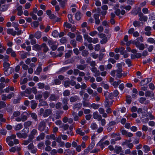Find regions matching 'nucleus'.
<instances>
[{"label":"nucleus","mask_w":155,"mask_h":155,"mask_svg":"<svg viewBox=\"0 0 155 155\" xmlns=\"http://www.w3.org/2000/svg\"><path fill=\"white\" fill-rule=\"evenodd\" d=\"M110 74L112 76H116L118 78H120L123 75L124 76L126 75L127 74V73L124 75L121 68H118L116 70H114L111 71Z\"/></svg>","instance_id":"nucleus-1"},{"label":"nucleus","mask_w":155,"mask_h":155,"mask_svg":"<svg viewBox=\"0 0 155 155\" xmlns=\"http://www.w3.org/2000/svg\"><path fill=\"white\" fill-rule=\"evenodd\" d=\"M28 116L29 114L27 112H25L21 114V117H17L15 120L17 122L24 121L27 119Z\"/></svg>","instance_id":"nucleus-2"},{"label":"nucleus","mask_w":155,"mask_h":155,"mask_svg":"<svg viewBox=\"0 0 155 155\" xmlns=\"http://www.w3.org/2000/svg\"><path fill=\"white\" fill-rule=\"evenodd\" d=\"M63 113V111H57L55 114L54 115L52 118L53 120L54 121L55 119H57L59 118Z\"/></svg>","instance_id":"nucleus-3"},{"label":"nucleus","mask_w":155,"mask_h":155,"mask_svg":"<svg viewBox=\"0 0 155 155\" xmlns=\"http://www.w3.org/2000/svg\"><path fill=\"white\" fill-rule=\"evenodd\" d=\"M37 130L35 129H33L31 131L30 134L29 136V137L31 140H32L34 138L35 136L37 135Z\"/></svg>","instance_id":"nucleus-4"},{"label":"nucleus","mask_w":155,"mask_h":155,"mask_svg":"<svg viewBox=\"0 0 155 155\" xmlns=\"http://www.w3.org/2000/svg\"><path fill=\"white\" fill-rule=\"evenodd\" d=\"M152 80V78H146L144 80L141 81L140 83V85L143 86L147 84L149 82H150Z\"/></svg>","instance_id":"nucleus-5"},{"label":"nucleus","mask_w":155,"mask_h":155,"mask_svg":"<svg viewBox=\"0 0 155 155\" xmlns=\"http://www.w3.org/2000/svg\"><path fill=\"white\" fill-rule=\"evenodd\" d=\"M120 131L122 134L125 135L126 136L130 137L133 136V134L132 133L128 132L125 130L121 129L120 130Z\"/></svg>","instance_id":"nucleus-6"},{"label":"nucleus","mask_w":155,"mask_h":155,"mask_svg":"<svg viewBox=\"0 0 155 155\" xmlns=\"http://www.w3.org/2000/svg\"><path fill=\"white\" fill-rule=\"evenodd\" d=\"M45 127V123L43 121L40 123L38 127V129L41 131H43L44 130Z\"/></svg>","instance_id":"nucleus-7"},{"label":"nucleus","mask_w":155,"mask_h":155,"mask_svg":"<svg viewBox=\"0 0 155 155\" xmlns=\"http://www.w3.org/2000/svg\"><path fill=\"white\" fill-rule=\"evenodd\" d=\"M23 127V125L21 123L18 124L16 125L13 126L14 129L16 131L20 130Z\"/></svg>","instance_id":"nucleus-8"},{"label":"nucleus","mask_w":155,"mask_h":155,"mask_svg":"<svg viewBox=\"0 0 155 155\" xmlns=\"http://www.w3.org/2000/svg\"><path fill=\"white\" fill-rule=\"evenodd\" d=\"M108 93V92H106L104 94V96L106 97V100L104 102V104L105 107H108L110 106V101L109 100V99H108L107 97V94Z\"/></svg>","instance_id":"nucleus-9"},{"label":"nucleus","mask_w":155,"mask_h":155,"mask_svg":"<svg viewBox=\"0 0 155 155\" xmlns=\"http://www.w3.org/2000/svg\"><path fill=\"white\" fill-rule=\"evenodd\" d=\"M4 73L5 75L8 76L12 74L13 71V68H5Z\"/></svg>","instance_id":"nucleus-10"},{"label":"nucleus","mask_w":155,"mask_h":155,"mask_svg":"<svg viewBox=\"0 0 155 155\" xmlns=\"http://www.w3.org/2000/svg\"><path fill=\"white\" fill-rule=\"evenodd\" d=\"M140 11L141 8L140 7H138L137 9L135 8L133 9L132 10L131 13L132 15L135 16L137 15Z\"/></svg>","instance_id":"nucleus-11"},{"label":"nucleus","mask_w":155,"mask_h":155,"mask_svg":"<svg viewBox=\"0 0 155 155\" xmlns=\"http://www.w3.org/2000/svg\"><path fill=\"white\" fill-rule=\"evenodd\" d=\"M93 117L94 119H97L98 120H101V116L99 114L97 111H96L93 113Z\"/></svg>","instance_id":"nucleus-12"},{"label":"nucleus","mask_w":155,"mask_h":155,"mask_svg":"<svg viewBox=\"0 0 155 155\" xmlns=\"http://www.w3.org/2000/svg\"><path fill=\"white\" fill-rule=\"evenodd\" d=\"M51 113V111L50 109H46L44 111L42 115L45 117H48Z\"/></svg>","instance_id":"nucleus-13"},{"label":"nucleus","mask_w":155,"mask_h":155,"mask_svg":"<svg viewBox=\"0 0 155 155\" xmlns=\"http://www.w3.org/2000/svg\"><path fill=\"white\" fill-rule=\"evenodd\" d=\"M91 71L94 74L95 76H99L100 75V72L99 70H97V68H91Z\"/></svg>","instance_id":"nucleus-14"},{"label":"nucleus","mask_w":155,"mask_h":155,"mask_svg":"<svg viewBox=\"0 0 155 155\" xmlns=\"http://www.w3.org/2000/svg\"><path fill=\"white\" fill-rule=\"evenodd\" d=\"M142 149L143 151L145 153H147L150 150V147L146 145L143 146Z\"/></svg>","instance_id":"nucleus-15"},{"label":"nucleus","mask_w":155,"mask_h":155,"mask_svg":"<svg viewBox=\"0 0 155 155\" xmlns=\"http://www.w3.org/2000/svg\"><path fill=\"white\" fill-rule=\"evenodd\" d=\"M81 13L80 12H77L75 15V18L76 20H80L81 18Z\"/></svg>","instance_id":"nucleus-16"},{"label":"nucleus","mask_w":155,"mask_h":155,"mask_svg":"<svg viewBox=\"0 0 155 155\" xmlns=\"http://www.w3.org/2000/svg\"><path fill=\"white\" fill-rule=\"evenodd\" d=\"M100 114H102L103 117H107V114L104 113V110L103 108L101 107L98 110Z\"/></svg>","instance_id":"nucleus-17"},{"label":"nucleus","mask_w":155,"mask_h":155,"mask_svg":"<svg viewBox=\"0 0 155 155\" xmlns=\"http://www.w3.org/2000/svg\"><path fill=\"white\" fill-rule=\"evenodd\" d=\"M16 135L19 138H26V134H24L23 133H21L20 132H18L16 133Z\"/></svg>","instance_id":"nucleus-18"},{"label":"nucleus","mask_w":155,"mask_h":155,"mask_svg":"<svg viewBox=\"0 0 155 155\" xmlns=\"http://www.w3.org/2000/svg\"><path fill=\"white\" fill-rule=\"evenodd\" d=\"M121 147L116 146L114 149V152L117 154H118L121 151Z\"/></svg>","instance_id":"nucleus-19"},{"label":"nucleus","mask_w":155,"mask_h":155,"mask_svg":"<svg viewBox=\"0 0 155 155\" xmlns=\"http://www.w3.org/2000/svg\"><path fill=\"white\" fill-rule=\"evenodd\" d=\"M41 36V32L40 31H37L34 34V37L37 39L40 38Z\"/></svg>","instance_id":"nucleus-20"},{"label":"nucleus","mask_w":155,"mask_h":155,"mask_svg":"<svg viewBox=\"0 0 155 155\" xmlns=\"http://www.w3.org/2000/svg\"><path fill=\"white\" fill-rule=\"evenodd\" d=\"M76 132L78 134L81 136H83L85 134V132L82 131L81 128H78L76 130Z\"/></svg>","instance_id":"nucleus-21"},{"label":"nucleus","mask_w":155,"mask_h":155,"mask_svg":"<svg viewBox=\"0 0 155 155\" xmlns=\"http://www.w3.org/2000/svg\"><path fill=\"white\" fill-rule=\"evenodd\" d=\"M79 98L77 96H74L70 97V100L71 102H75L77 100L79 99Z\"/></svg>","instance_id":"nucleus-22"},{"label":"nucleus","mask_w":155,"mask_h":155,"mask_svg":"<svg viewBox=\"0 0 155 155\" xmlns=\"http://www.w3.org/2000/svg\"><path fill=\"white\" fill-rule=\"evenodd\" d=\"M8 8V5H3L0 8V11L2 12H5L7 10Z\"/></svg>","instance_id":"nucleus-23"},{"label":"nucleus","mask_w":155,"mask_h":155,"mask_svg":"<svg viewBox=\"0 0 155 155\" xmlns=\"http://www.w3.org/2000/svg\"><path fill=\"white\" fill-rule=\"evenodd\" d=\"M82 104L81 103H78L75 104L73 107L74 109H76L77 110H78L80 109L82 106Z\"/></svg>","instance_id":"nucleus-24"},{"label":"nucleus","mask_w":155,"mask_h":155,"mask_svg":"<svg viewBox=\"0 0 155 155\" xmlns=\"http://www.w3.org/2000/svg\"><path fill=\"white\" fill-rule=\"evenodd\" d=\"M29 128L25 127L21 131L23 134L26 135L27 137V134L29 132Z\"/></svg>","instance_id":"nucleus-25"},{"label":"nucleus","mask_w":155,"mask_h":155,"mask_svg":"<svg viewBox=\"0 0 155 155\" xmlns=\"http://www.w3.org/2000/svg\"><path fill=\"white\" fill-rule=\"evenodd\" d=\"M74 61V58L68 59L64 61V63L66 64H68L69 63H72Z\"/></svg>","instance_id":"nucleus-26"},{"label":"nucleus","mask_w":155,"mask_h":155,"mask_svg":"<svg viewBox=\"0 0 155 155\" xmlns=\"http://www.w3.org/2000/svg\"><path fill=\"white\" fill-rule=\"evenodd\" d=\"M137 47H136L138 48L140 50H143L144 48V45L143 43H140V42H139L137 45Z\"/></svg>","instance_id":"nucleus-27"},{"label":"nucleus","mask_w":155,"mask_h":155,"mask_svg":"<svg viewBox=\"0 0 155 155\" xmlns=\"http://www.w3.org/2000/svg\"><path fill=\"white\" fill-rule=\"evenodd\" d=\"M72 50H69L68 51V52L66 53L65 55V58H69L71 56V54L72 53Z\"/></svg>","instance_id":"nucleus-28"},{"label":"nucleus","mask_w":155,"mask_h":155,"mask_svg":"<svg viewBox=\"0 0 155 155\" xmlns=\"http://www.w3.org/2000/svg\"><path fill=\"white\" fill-rule=\"evenodd\" d=\"M45 137L44 134L41 133L37 137V140L39 141L44 139Z\"/></svg>","instance_id":"nucleus-29"},{"label":"nucleus","mask_w":155,"mask_h":155,"mask_svg":"<svg viewBox=\"0 0 155 155\" xmlns=\"http://www.w3.org/2000/svg\"><path fill=\"white\" fill-rule=\"evenodd\" d=\"M32 49L35 51L41 49V48L39 45L35 44L32 46Z\"/></svg>","instance_id":"nucleus-30"},{"label":"nucleus","mask_w":155,"mask_h":155,"mask_svg":"<svg viewBox=\"0 0 155 155\" xmlns=\"http://www.w3.org/2000/svg\"><path fill=\"white\" fill-rule=\"evenodd\" d=\"M68 17L69 21L70 22L73 24L74 23V21H73L72 19V18L73 17V16H72L71 14H68Z\"/></svg>","instance_id":"nucleus-31"},{"label":"nucleus","mask_w":155,"mask_h":155,"mask_svg":"<svg viewBox=\"0 0 155 155\" xmlns=\"http://www.w3.org/2000/svg\"><path fill=\"white\" fill-rule=\"evenodd\" d=\"M20 114V113L19 111H15L13 113V117H11V119L12 120V119H13L14 117H16L18 116Z\"/></svg>","instance_id":"nucleus-32"},{"label":"nucleus","mask_w":155,"mask_h":155,"mask_svg":"<svg viewBox=\"0 0 155 155\" xmlns=\"http://www.w3.org/2000/svg\"><path fill=\"white\" fill-rule=\"evenodd\" d=\"M97 146H99L103 149L104 147V145L102 140H101L97 144Z\"/></svg>","instance_id":"nucleus-33"},{"label":"nucleus","mask_w":155,"mask_h":155,"mask_svg":"<svg viewBox=\"0 0 155 155\" xmlns=\"http://www.w3.org/2000/svg\"><path fill=\"white\" fill-rule=\"evenodd\" d=\"M58 32L57 30H54L52 32V35L54 37L56 38L58 36Z\"/></svg>","instance_id":"nucleus-34"},{"label":"nucleus","mask_w":155,"mask_h":155,"mask_svg":"<svg viewBox=\"0 0 155 155\" xmlns=\"http://www.w3.org/2000/svg\"><path fill=\"white\" fill-rule=\"evenodd\" d=\"M31 108L32 109H34L36 107L37 104L34 101H31Z\"/></svg>","instance_id":"nucleus-35"},{"label":"nucleus","mask_w":155,"mask_h":155,"mask_svg":"<svg viewBox=\"0 0 155 155\" xmlns=\"http://www.w3.org/2000/svg\"><path fill=\"white\" fill-rule=\"evenodd\" d=\"M46 138L47 139H52L53 140H55V137L54 134H52L49 136H47L46 137Z\"/></svg>","instance_id":"nucleus-36"},{"label":"nucleus","mask_w":155,"mask_h":155,"mask_svg":"<svg viewBox=\"0 0 155 155\" xmlns=\"http://www.w3.org/2000/svg\"><path fill=\"white\" fill-rule=\"evenodd\" d=\"M16 137V135L15 134H12L10 136H9L7 137L6 139V141H7L8 140H11L14 139Z\"/></svg>","instance_id":"nucleus-37"},{"label":"nucleus","mask_w":155,"mask_h":155,"mask_svg":"<svg viewBox=\"0 0 155 155\" xmlns=\"http://www.w3.org/2000/svg\"><path fill=\"white\" fill-rule=\"evenodd\" d=\"M67 2L66 0H63L60 3V5L61 7L64 8Z\"/></svg>","instance_id":"nucleus-38"},{"label":"nucleus","mask_w":155,"mask_h":155,"mask_svg":"<svg viewBox=\"0 0 155 155\" xmlns=\"http://www.w3.org/2000/svg\"><path fill=\"white\" fill-rule=\"evenodd\" d=\"M121 81L120 80H118L117 81H114L112 84L115 87H117L119 84L120 83Z\"/></svg>","instance_id":"nucleus-39"},{"label":"nucleus","mask_w":155,"mask_h":155,"mask_svg":"<svg viewBox=\"0 0 155 155\" xmlns=\"http://www.w3.org/2000/svg\"><path fill=\"white\" fill-rule=\"evenodd\" d=\"M10 66V64L6 61H4L3 64V67L4 68H12V67H9Z\"/></svg>","instance_id":"nucleus-40"},{"label":"nucleus","mask_w":155,"mask_h":155,"mask_svg":"<svg viewBox=\"0 0 155 155\" xmlns=\"http://www.w3.org/2000/svg\"><path fill=\"white\" fill-rule=\"evenodd\" d=\"M32 24L33 25L34 27L35 28H36L38 27L39 22L38 21H34L32 22Z\"/></svg>","instance_id":"nucleus-41"},{"label":"nucleus","mask_w":155,"mask_h":155,"mask_svg":"<svg viewBox=\"0 0 155 155\" xmlns=\"http://www.w3.org/2000/svg\"><path fill=\"white\" fill-rule=\"evenodd\" d=\"M64 26L67 28H70L72 27V25L71 24L68 23L67 22H65L64 24Z\"/></svg>","instance_id":"nucleus-42"},{"label":"nucleus","mask_w":155,"mask_h":155,"mask_svg":"<svg viewBox=\"0 0 155 155\" xmlns=\"http://www.w3.org/2000/svg\"><path fill=\"white\" fill-rule=\"evenodd\" d=\"M32 124V122L30 121H28L25 122L24 123V126L25 127L30 126Z\"/></svg>","instance_id":"nucleus-43"},{"label":"nucleus","mask_w":155,"mask_h":155,"mask_svg":"<svg viewBox=\"0 0 155 155\" xmlns=\"http://www.w3.org/2000/svg\"><path fill=\"white\" fill-rule=\"evenodd\" d=\"M108 41L107 37L102 38L100 41V43L101 44H106Z\"/></svg>","instance_id":"nucleus-44"},{"label":"nucleus","mask_w":155,"mask_h":155,"mask_svg":"<svg viewBox=\"0 0 155 155\" xmlns=\"http://www.w3.org/2000/svg\"><path fill=\"white\" fill-rule=\"evenodd\" d=\"M6 106L4 102L2 101H0V112H2L1 109L4 108Z\"/></svg>","instance_id":"nucleus-45"},{"label":"nucleus","mask_w":155,"mask_h":155,"mask_svg":"<svg viewBox=\"0 0 155 155\" xmlns=\"http://www.w3.org/2000/svg\"><path fill=\"white\" fill-rule=\"evenodd\" d=\"M70 44L74 48H75L77 46L76 42L74 40H71L70 41Z\"/></svg>","instance_id":"nucleus-46"},{"label":"nucleus","mask_w":155,"mask_h":155,"mask_svg":"<svg viewBox=\"0 0 155 155\" xmlns=\"http://www.w3.org/2000/svg\"><path fill=\"white\" fill-rule=\"evenodd\" d=\"M90 103L89 102L83 101V105L84 107H90Z\"/></svg>","instance_id":"nucleus-47"},{"label":"nucleus","mask_w":155,"mask_h":155,"mask_svg":"<svg viewBox=\"0 0 155 155\" xmlns=\"http://www.w3.org/2000/svg\"><path fill=\"white\" fill-rule=\"evenodd\" d=\"M82 55L84 57H86L89 54V52L87 50H83L82 52Z\"/></svg>","instance_id":"nucleus-48"},{"label":"nucleus","mask_w":155,"mask_h":155,"mask_svg":"<svg viewBox=\"0 0 155 155\" xmlns=\"http://www.w3.org/2000/svg\"><path fill=\"white\" fill-rule=\"evenodd\" d=\"M72 115L74 117V120L77 121L78 120V117L76 113L74 112L72 113Z\"/></svg>","instance_id":"nucleus-49"},{"label":"nucleus","mask_w":155,"mask_h":155,"mask_svg":"<svg viewBox=\"0 0 155 155\" xmlns=\"http://www.w3.org/2000/svg\"><path fill=\"white\" fill-rule=\"evenodd\" d=\"M148 115H147V119L148 120L149 119L150 120H153L154 119V117L152 114L151 113L149 112L148 114Z\"/></svg>","instance_id":"nucleus-50"},{"label":"nucleus","mask_w":155,"mask_h":155,"mask_svg":"<svg viewBox=\"0 0 155 155\" xmlns=\"http://www.w3.org/2000/svg\"><path fill=\"white\" fill-rule=\"evenodd\" d=\"M76 40L79 42L82 41L83 40L82 36L80 35H78L76 37Z\"/></svg>","instance_id":"nucleus-51"},{"label":"nucleus","mask_w":155,"mask_h":155,"mask_svg":"<svg viewBox=\"0 0 155 155\" xmlns=\"http://www.w3.org/2000/svg\"><path fill=\"white\" fill-rule=\"evenodd\" d=\"M95 144V143L94 141H92L90 144L89 146L88 147L91 150L94 147Z\"/></svg>","instance_id":"nucleus-52"},{"label":"nucleus","mask_w":155,"mask_h":155,"mask_svg":"<svg viewBox=\"0 0 155 155\" xmlns=\"http://www.w3.org/2000/svg\"><path fill=\"white\" fill-rule=\"evenodd\" d=\"M56 124L58 125H59L60 127H63V125L62 124L61 121L60 120H58L55 122Z\"/></svg>","instance_id":"nucleus-53"},{"label":"nucleus","mask_w":155,"mask_h":155,"mask_svg":"<svg viewBox=\"0 0 155 155\" xmlns=\"http://www.w3.org/2000/svg\"><path fill=\"white\" fill-rule=\"evenodd\" d=\"M91 107L93 108L94 109H97L99 107L98 105L94 103H93L91 104Z\"/></svg>","instance_id":"nucleus-54"},{"label":"nucleus","mask_w":155,"mask_h":155,"mask_svg":"<svg viewBox=\"0 0 155 155\" xmlns=\"http://www.w3.org/2000/svg\"><path fill=\"white\" fill-rule=\"evenodd\" d=\"M27 54L28 53L26 52L23 54H20L21 58L22 59H24L26 58L27 57Z\"/></svg>","instance_id":"nucleus-55"},{"label":"nucleus","mask_w":155,"mask_h":155,"mask_svg":"<svg viewBox=\"0 0 155 155\" xmlns=\"http://www.w3.org/2000/svg\"><path fill=\"white\" fill-rule=\"evenodd\" d=\"M32 140H31V139L29 138V139H28L27 140H25L24 141V143L23 144L25 145H28L30 142H31V141Z\"/></svg>","instance_id":"nucleus-56"},{"label":"nucleus","mask_w":155,"mask_h":155,"mask_svg":"<svg viewBox=\"0 0 155 155\" xmlns=\"http://www.w3.org/2000/svg\"><path fill=\"white\" fill-rule=\"evenodd\" d=\"M131 140L130 139H129V140H125V141L124 142H123L122 143V145H126L127 146V145L129 144V143L131 142Z\"/></svg>","instance_id":"nucleus-57"},{"label":"nucleus","mask_w":155,"mask_h":155,"mask_svg":"<svg viewBox=\"0 0 155 155\" xmlns=\"http://www.w3.org/2000/svg\"><path fill=\"white\" fill-rule=\"evenodd\" d=\"M147 41L150 43L152 44L154 42V39L152 38H148Z\"/></svg>","instance_id":"nucleus-58"},{"label":"nucleus","mask_w":155,"mask_h":155,"mask_svg":"<svg viewBox=\"0 0 155 155\" xmlns=\"http://www.w3.org/2000/svg\"><path fill=\"white\" fill-rule=\"evenodd\" d=\"M108 95V97H107L108 99H110V100L112 99L113 98L114 96H113V93H111L110 94L109 93L107 94V96Z\"/></svg>","instance_id":"nucleus-59"},{"label":"nucleus","mask_w":155,"mask_h":155,"mask_svg":"<svg viewBox=\"0 0 155 155\" xmlns=\"http://www.w3.org/2000/svg\"><path fill=\"white\" fill-rule=\"evenodd\" d=\"M142 11L144 14H148L149 13L148 8H143L142 9Z\"/></svg>","instance_id":"nucleus-60"},{"label":"nucleus","mask_w":155,"mask_h":155,"mask_svg":"<svg viewBox=\"0 0 155 155\" xmlns=\"http://www.w3.org/2000/svg\"><path fill=\"white\" fill-rule=\"evenodd\" d=\"M131 101V98L130 96H128L126 98V102L128 104H130Z\"/></svg>","instance_id":"nucleus-61"},{"label":"nucleus","mask_w":155,"mask_h":155,"mask_svg":"<svg viewBox=\"0 0 155 155\" xmlns=\"http://www.w3.org/2000/svg\"><path fill=\"white\" fill-rule=\"evenodd\" d=\"M43 96L45 99H46L49 96V93L47 91L43 93Z\"/></svg>","instance_id":"nucleus-62"},{"label":"nucleus","mask_w":155,"mask_h":155,"mask_svg":"<svg viewBox=\"0 0 155 155\" xmlns=\"http://www.w3.org/2000/svg\"><path fill=\"white\" fill-rule=\"evenodd\" d=\"M115 13L116 15L120 17V10L119 9H117L115 11Z\"/></svg>","instance_id":"nucleus-63"},{"label":"nucleus","mask_w":155,"mask_h":155,"mask_svg":"<svg viewBox=\"0 0 155 155\" xmlns=\"http://www.w3.org/2000/svg\"><path fill=\"white\" fill-rule=\"evenodd\" d=\"M97 127V124L95 123H93L91 125V127L93 130H95L96 129Z\"/></svg>","instance_id":"nucleus-64"}]
</instances>
